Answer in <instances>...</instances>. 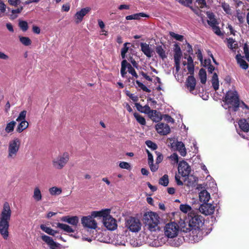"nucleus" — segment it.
I'll use <instances>...</instances> for the list:
<instances>
[{"label":"nucleus","mask_w":249,"mask_h":249,"mask_svg":"<svg viewBox=\"0 0 249 249\" xmlns=\"http://www.w3.org/2000/svg\"><path fill=\"white\" fill-rule=\"evenodd\" d=\"M196 85V80L193 76H189L186 81V86L189 91L193 93Z\"/></svg>","instance_id":"nucleus-22"},{"label":"nucleus","mask_w":249,"mask_h":249,"mask_svg":"<svg viewBox=\"0 0 249 249\" xmlns=\"http://www.w3.org/2000/svg\"><path fill=\"white\" fill-rule=\"evenodd\" d=\"M57 226L60 229L69 233L73 232L74 230L70 226L63 223H58Z\"/></svg>","instance_id":"nucleus-38"},{"label":"nucleus","mask_w":249,"mask_h":249,"mask_svg":"<svg viewBox=\"0 0 249 249\" xmlns=\"http://www.w3.org/2000/svg\"><path fill=\"white\" fill-rule=\"evenodd\" d=\"M114 239L116 240L115 244L117 245H125V236L123 235H117Z\"/></svg>","instance_id":"nucleus-34"},{"label":"nucleus","mask_w":249,"mask_h":249,"mask_svg":"<svg viewBox=\"0 0 249 249\" xmlns=\"http://www.w3.org/2000/svg\"><path fill=\"white\" fill-rule=\"evenodd\" d=\"M92 215V212L90 215L84 216L81 219V223L84 227L89 229H95L97 227V223L94 220V217H97Z\"/></svg>","instance_id":"nucleus-10"},{"label":"nucleus","mask_w":249,"mask_h":249,"mask_svg":"<svg viewBox=\"0 0 249 249\" xmlns=\"http://www.w3.org/2000/svg\"><path fill=\"white\" fill-rule=\"evenodd\" d=\"M19 26L24 32L26 31L28 28V23L25 21H21L19 22Z\"/></svg>","instance_id":"nucleus-53"},{"label":"nucleus","mask_w":249,"mask_h":249,"mask_svg":"<svg viewBox=\"0 0 249 249\" xmlns=\"http://www.w3.org/2000/svg\"><path fill=\"white\" fill-rule=\"evenodd\" d=\"M223 107L228 109L230 114L236 111L239 107L246 109L249 112V107L243 102H240L237 92L235 90H229L223 101Z\"/></svg>","instance_id":"nucleus-1"},{"label":"nucleus","mask_w":249,"mask_h":249,"mask_svg":"<svg viewBox=\"0 0 249 249\" xmlns=\"http://www.w3.org/2000/svg\"><path fill=\"white\" fill-rule=\"evenodd\" d=\"M197 48V52H196V54L197 55L198 59L201 62H202L203 60V56L202 54V52L201 50L198 48V46H195V48Z\"/></svg>","instance_id":"nucleus-56"},{"label":"nucleus","mask_w":249,"mask_h":249,"mask_svg":"<svg viewBox=\"0 0 249 249\" xmlns=\"http://www.w3.org/2000/svg\"><path fill=\"white\" fill-rule=\"evenodd\" d=\"M168 158L170 160L172 164H177L178 162V156L176 153H174L170 156L168 157Z\"/></svg>","instance_id":"nucleus-44"},{"label":"nucleus","mask_w":249,"mask_h":249,"mask_svg":"<svg viewBox=\"0 0 249 249\" xmlns=\"http://www.w3.org/2000/svg\"><path fill=\"white\" fill-rule=\"evenodd\" d=\"M159 184L164 186H167L169 183L168 176L164 175L159 179Z\"/></svg>","instance_id":"nucleus-42"},{"label":"nucleus","mask_w":249,"mask_h":249,"mask_svg":"<svg viewBox=\"0 0 249 249\" xmlns=\"http://www.w3.org/2000/svg\"><path fill=\"white\" fill-rule=\"evenodd\" d=\"M221 6L223 9L224 11L227 14H231V9L229 4L226 3L225 2H223L221 4Z\"/></svg>","instance_id":"nucleus-52"},{"label":"nucleus","mask_w":249,"mask_h":249,"mask_svg":"<svg viewBox=\"0 0 249 249\" xmlns=\"http://www.w3.org/2000/svg\"><path fill=\"white\" fill-rule=\"evenodd\" d=\"M28 126L29 124L27 121H20V123L18 124L16 128V131L18 133H21L25 129L28 128Z\"/></svg>","instance_id":"nucleus-32"},{"label":"nucleus","mask_w":249,"mask_h":249,"mask_svg":"<svg viewBox=\"0 0 249 249\" xmlns=\"http://www.w3.org/2000/svg\"><path fill=\"white\" fill-rule=\"evenodd\" d=\"M141 17L148 18L149 16L143 13H139L127 16L125 17L126 20L139 19Z\"/></svg>","instance_id":"nucleus-29"},{"label":"nucleus","mask_w":249,"mask_h":249,"mask_svg":"<svg viewBox=\"0 0 249 249\" xmlns=\"http://www.w3.org/2000/svg\"><path fill=\"white\" fill-rule=\"evenodd\" d=\"M126 94L134 102H137L138 101V97L134 94L131 93L129 91H126Z\"/></svg>","instance_id":"nucleus-55"},{"label":"nucleus","mask_w":249,"mask_h":249,"mask_svg":"<svg viewBox=\"0 0 249 249\" xmlns=\"http://www.w3.org/2000/svg\"><path fill=\"white\" fill-rule=\"evenodd\" d=\"M244 110L247 118L240 120L238 122V124L242 131L248 132L249 131V112L248 110Z\"/></svg>","instance_id":"nucleus-16"},{"label":"nucleus","mask_w":249,"mask_h":249,"mask_svg":"<svg viewBox=\"0 0 249 249\" xmlns=\"http://www.w3.org/2000/svg\"><path fill=\"white\" fill-rule=\"evenodd\" d=\"M27 112L25 110H23L20 112L18 116L16 119V121L20 122V121H25V118L26 116Z\"/></svg>","instance_id":"nucleus-48"},{"label":"nucleus","mask_w":249,"mask_h":249,"mask_svg":"<svg viewBox=\"0 0 249 249\" xmlns=\"http://www.w3.org/2000/svg\"><path fill=\"white\" fill-rule=\"evenodd\" d=\"M199 198L201 202L206 203L211 198L210 194L206 190H203L199 193Z\"/></svg>","instance_id":"nucleus-24"},{"label":"nucleus","mask_w":249,"mask_h":249,"mask_svg":"<svg viewBox=\"0 0 249 249\" xmlns=\"http://www.w3.org/2000/svg\"><path fill=\"white\" fill-rule=\"evenodd\" d=\"M135 106L137 109L142 113L148 114L151 110L150 107L148 105L142 106L140 103H136Z\"/></svg>","instance_id":"nucleus-27"},{"label":"nucleus","mask_w":249,"mask_h":249,"mask_svg":"<svg viewBox=\"0 0 249 249\" xmlns=\"http://www.w3.org/2000/svg\"><path fill=\"white\" fill-rule=\"evenodd\" d=\"M119 167L122 169L129 170L131 168L130 164L125 161H121L119 163Z\"/></svg>","instance_id":"nucleus-54"},{"label":"nucleus","mask_w":249,"mask_h":249,"mask_svg":"<svg viewBox=\"0 0 249 249\" xmlns=\"http://www.w3.org/2000/svg\"><path fill=\"white\" fill-rule=\"evenodd\" d=\"M187 69L190 73H193L194 71V63H187Z\"/></svg>","instance_id":"nucleus-62"},{"label":"nucleus","mask_w":249,"mask_h":249,"mask_svg":"<svg viewBox=\"0 0 249 249\" xmlns=\"http://www.w3.org/2000/svg\"><path fill=\"white\" fill-rule=\"evenodd\" d=\"M16 124V122L15 121L8 122L6 124L4 129L0 131V135L2 137H5L7 134H12L14 131Z\"/></svg>","instance_id":"nucleus-14"},{"label":"nucleus","mask_w":249,"mask_h":249,"mask_svg":"<svg viewBox=\"0 0 249 249\" xmlns=\"http://www.w3.org/2000/svg\"><path fill=\"white\" fill-rule=\"evenodd\" d=\"M145 144L149 148H150L153 150H155L157 149L158 148L157 145L155 143L153 142L150 140L146 141L145 142Z\"/></svg>","instance_id":"nucleus-51"},{"label":"nucleus","mask_w":249,"mask_h":249,"mask_svg":"<svg viewBox=\"0 0 249 249\" xmlns=\"http://www.w3.org/2000/svg\"><path fill=\"white\" fill-rule=\"evenodd\" d=\"M134 116L135 117V119L138 122H139L142 125H145L146 124L145 120V119L141 115L137 113H134Z\"/></svg>","instance_id":"nucleus-43"},{"label":"nucleus","mask_w":249,"mask_h":249,"mask_svg":"<svg viewBox=\"0 0 249 249\" xmlns=\"http://www.w3.org/2000/svg\"><path fill=\"white\" fill-rule=\"evenodd\" d=\"M212 83L213 88L215 90H216L219 88V81L217 74L214 73L212 79Z\"/></svg>","instance_id":"nucleus-36"},{"label":"nucleus","mask_w":249,"mask_h":249,"mask_svg":"<svg viewBox=\"0 0 249 249\" xmlns=\"http://www.w3.org/2000/svg\"><path fill=\"white\" fill-rule=\"evenodd\" d=\"M110 210L106 209L100 211L92 212V215L103 217L104 225L109 230L113 231L117 228L116 220L110 215Z\"/></svg>","instance_id":"nucleus-5"},{"label":"nucleus","mask_w":249,"mask_h":249,"mask_svg":"<svg viewBox=\"0 0 249 249\" xmlns=\"http://www.w3.org/2000/svg\"><path fill=\"white\" fill-rule=\"evenodd\" d=\"M146 153L148 155V164L150 163H152L154 162L153 160V157L152 154L150 152V151L146 149Z\"/></svg>","instance_id":"nucleus-63"},{"label":"nucleus","mask_w":249,"mask_h":249,"mask_svg":"<svg viewBox=\"0 0 249 249\" xmlns=\"http://www.w3.org/2000/svg\"><path fill=\"white\" fill-rule=\"evenodd\" d=\"M199 76L201 83L205 84L207 81V75L205 70L201 69L199 70Z\"/></svg>","instance_id":"nucleus-40"},{"label":"nucleus","mask_w":249,"mask_h":249,"mask_svg":"<svg viewBox=\"0 0 249 249\" xmlns=\"http://www.w3.org/2000/svg\"><path fill=\"white\" fill-rule=\"evenodd\" d=\"M129 44V43L127 42L125 43L121 50V56L123 59H124L125 58V54L128 52L129 49V47H127V45Z\"/></svg>","instance_id":"nucleus-47"},{"label":"nucleus","mask_w":249,"mask_h":249,"mask_svg":"<svg viewBox=\"0 0 249 249\" xmlns=\"http://www.w3.org/2000/svg\"><path fill=\"white\" fill-rule=\"evenodd\" d=\"M215 207L210 203H203L199 207V211L203 214L208 215L213 213Z\"/></svg>","instance_id":"nucleus-15"},{"label":"nucleus","mask_w":249,"mask_h":249,"mask_svg":"<svg viewBox=\"0 0 249 249\" xmlns=\"http://www.w3.org/2000/svg\"><path fill=\"white\" fill-rule=\"evenodd\" d=\"M228 46L230 49L233 50L237 47V44L235 43V41L233 39L229 38L228 39Z\"/></svg>","instance_id":"nucleus-45"},{"label":"nucleus","mask_w":249,"mask_h":249,"mask_svg":"<svg viewBox=\"0 0 249 249\" xmlns=\"http://www.w3.org/2000/svg\"><path fill=\"white\" fill-rule=\"evenodd\" d=\"M235 58L237 63L242 69L247 70L248 68L249 65L248 63L243 59V57L240 54H237L236 55Z\"/></svg>","instance_id":"nucleus-25"},{"label":"nucleus","mask_w":249,"mask_h":249,"mask_svg":"<svg viewBox=\"0 0 249 249\" xmlns=\"http://www.w3.org/2000/svg\"><path fill=\"white\" fill-rule=\"evenodd\" d=\"M136 83L137 86L140 88L143 91H145L146 92H150L151 90L147 88L144 85H143L142 83L140 82L139 81L137 80Z\"/></svg>","instance_id":"nucleus-50"},{"label":"nucleus","mask_w":249,"mask_h":249,"mask_svg":"<svg viewBox=\"0 0 249 249\" xmlns=\"http://www.w3.org/2000/svg\"><path fill=\"white\" fill-rule=\"evenodd\" d=\"M12 215V210L8 202L4 203L0 213V234L4 239L9 236L8 229Z\"/></svg>","instance_id":"nucleus-3"},{"label":"nucleus","mask_w":249,"mask_h":249,"mask_svg":"<svg viewBox=\"0 0 249 249\" xmlns=\"http://www.w3.org/2000/svg\"><path fill=\"white\" fill-rule=\"evenodd\" d=\"M49 193L52 196H58L62 193V190L61 188L52 187L49 189Z\"/></svg>","instance_id":"nucleus-35"},{"label":"nucleus","mask_w":249,"mask_h":249,"mask_svg":"<svg viewBox=\"0 0 249 249\" xmlns=\"http://www.w3.org/2000/svg\"><path fill=\"white\" fill-rule=\"evenodd\" d=\"M6 11V5L2 0H0V12L2 14Z\"/></svg>","instance_id":"nucleus-60"},{"label":"nucleus","mask_w":249,"mask_h":249,"mask_svg":"<svg viewBox=\"0 0 249 249\" xmlns=\"http://www.w3.org/2000/svg\"><path fill=\"white\" fill-rule=\"evenodd\" d=\"M182 56V53L180 47L176 45L175 49V54L174 55V60H180Z\"/></svg>","instance_id":"nucleus-39"},{"label":"nucleus","mask_w":249,"mask_h":249,"mask_svg":"<svg viewBox=\"0 0 249 249\" xmlns=\"http://www.w3.org/2000/svg\"><path fill=\"white\" fill-rule=\"evenodd\" d=\"M41 238L42 240L48 245L51 249H60V244L54 241L52 237L43 234L41 236Z\"/></svg>","instance_id":"nucleus-17"},{"label":"nucleus","mask_w":249,"mask_h":249,"mask_svg":"<svg viewBox=\"0 0 249 249\" xmlns=\"http://www.w3.org/2000/svg\"><path fill=\"white\" fill-rule=\"evenodd\" d=\"M189 226L194 228H199L203 223V217L198 213H191L189 216Z\"/></svg>","instance_id":"nucleus-9"},{"label":"nucleus","mask_w":249,"mask_h":249,"mask_svg":"<svg viewBox=\"0 0 249 249\" xmlns=\"http://www.w3.org/2000/svg\"><path fill=\"white\" fill-rule=\"evenodd\" d=\"M179 209L184 213H187L191 211V207L187 204H181Z\"/></svg>","instance_id":"nucleus-46"},{"label":"nucleus","mask_w":249,"mask_h":249,"mask_svg":"<svg viewBox=\"0 0 249 249\" xmlns=\"http://www.w3.org/2000/svg\"><path fill=\"white\" fill-rule=\"evenodd\" d=\"M150 118L154 122H159L161 120L160 114L156 110H150L149 113L148 114Z\"/></svg>","instance_id":"nucleus-26"},{"label":"nucleus","mask_w":249,"mask_h":249,"mask_svg":"<svg viewBox=\"0 0 249 249\" xmlns=\"http://www.w3.org/2000/svg\"><path fill=\"white\" fill-rule=\"evenodd\" d=\"M164 120L168 123H174V120L168 115H164L163 116Z\"/></svg>","instance_id":"nucleus-61"},{"label":"nucleus","mask_w":249,"mask_h":249,"mask_svg":"<svg viewBox=\"0 0 249 249\" xmlns=\"http://www.w3.org/2000/svg\"><path fill=\"white\" fill-rule=\"evenodd\" d=\"M90 10V8L86 7L82 8L79 11L77 12L75 15V18H76L75 22L76 23H80L82 20L83 17L87 14Z\"/></svg>","instance_id":"nucleus-21"},{"label":"nucleus","mask_w":249,"mask_h":249,"mask_svg":"<svg viewBox=\"0 0 249 249\" xmlns=\"http://www.w3.org/2000/svg\"><path fill=\"white\" fill-rule=\"evenodd\" d=\"M40 229L47 234L51 235H54L55 234L57 233L56 231L53 230L50 227H47L44 224L40 225Z\"/></svg>","instance_id":"nucleus-37"},{"label":"nucleus","mask_w":249,"mask_h":249,"mask_svg":"<svg viewBox=\"0 0 249 249\" xmlns=\"http://www.w3.org/2000/svg\"><path fill=\"white\" fill-rule=\"evenodd\" d=\"M19 41L24 46H29L31 44L32 41L28 37L19 36Z\"/></svg>","instance_id":"nucleus-41"},{"label":"nucleus","mask_w":249,"mask_h":249,"mask_svg":"<svg viewBox=\"0 0 249 249\" xmlns=\"http://www.w3.org/2000/svg\"><path fill=\"white\" fill-rule=\"evenodd\" d=\"M127 69L129 73L131 74L133 76L138 78V76L132 68V66L125 59L123 60L121 63V74L123 77H124L126 74V69Z\"/></svg>","instance_id":"nucleus-11"},{"label":"nucleus","mask_w":249,"mask_h":249,"mask_svg":"<svg viewBox=\"0 0 249 249\" xmlns=\"http://www.w3.org/2000/svg\"><path fill=\"white\" fill-rule=\"evenodd\" d=\"M155 128L157 132L161 135H166L170 132V128L166 124L159 123L156 124Z\"/></svg>","instance_id":"nucleus-18"},{"label":"nucleus","mask_w":249,"mask_h":249,"mask_svg":"<svg viewBox=\"0 0 249 249\" xmlns=\"http://www.w3.org/2000/svg\"><path fill=\"white\" fill-rule=\"evenodd\" d=\"M148 164L149 165L150 170L152 172L156 171L159 168L158 163H157V162L155 164H154L153 162L150 163Z\"/></svg>","instance_id":"nucleus-57"},{"label":"nucleus","mask_w":249,"mask_h":249,"mask_svg":"<svg viewBox=\"0 0 249 249\" xmlns=\"http://www.w3.org/2000/svg\"><path fill=\"white\" fill-rule=\"evenodd\" d=\"M193 0H191V4L193 2ZM195 5L197 7L196 8H193L192 6H190V8L198 16H199L201 20L203 22H204V19L203 15L201 13V11L199 10L198 8H203L206 7V2L205 0H196L195 2Z\"/></svg>","instance_id":"nucleus-12"},{"label":"nucleus","mask_w":249,"mask_h":249,"mask_svg":"<svg viewBox=\"0 0 249 249\" xmlns=\"http://www.w3.org/2000/svg\"><path fill=\"white\" fill-rule=\"evenodd\" d=\"M239 10H237V18L240 23H243L244 21V16L241 14L239 12Z\"/></svg>","instance_id":"nucleus-58"},{"label":"nucleus","mask_w":249,"mask_h":249,"mask_svg":"<svg viewBox=\"0 0 249 249\" xmlns=\"http://www.w3.org/2000/svg\"><path fill=\"white\" fill-rule=\"evenodd\" d=\"M125 227L133 232L139 231L142 227L140 220L133 217L128 218L125 221Z\"/></svg>","instance_id":"nucleus-8"},{"label":"nucleus","mask_w":249,"mask_h":249,"mask_svg":"<svg viewBox=\"0 0 249 249\" xmlns=\"http://www.w3.org/2000/svg\"><path fill=\"white\" fill-rule=\"evenodd\" d=\"M145 227L151 232L160 230V217L159 215L153 212H148L144 215Z\"/></svg>","instance_id":"nucleus-4"},{"label":"nucleus","mask_w":249,"mask_h":249,"mask_svg":"<svg viewBox=\"0 0 249 249\" xmlns=\"http://www.w3.org/2000/svg\"><path fill=\"white\" fill-rule=\"evenodd\" d=\"M178 171L183 177L188 176L191 172V168L185 161H180L178 164Z\"/></svg>","instance_id":"nucleus-13"},{"label":"nucleus","mask_w":249,"mask_h":249,"mask_svg":"<svg viewBox=\"0 0 249 249\" xmlns=\"http://www.w3.org/2000/svg\"><path fill=\"white\" fill-rule=\"evenodd\" d=\"M207 15L209 18V19L207 20L208 24L212 27V28L217 25V22L214 18V15L210 12H207Z\"/></svg>","instance_id":"nucleus-33"},{"label":"nucleus","mask_w":249,"mask_h":249,"mask_svg":"<svg viewBox=\"0 0 249 249\" xmlns=\"http://www.w3.org/2000/svg\"><path fill=\"white\" fill-rule=\"evenodd\" d=\"M69 159L70 154L67 152H64L53 160V166L56 169H62L66 165Z\"/></svg>","instance_id":"nucleus-6"},{"label":"nucleus","mask_w":249,"mask_h":249,"mask_svg":"<svg viewBox=\"0 0 249 249\" xmlns=\"http://www.w3.org/2000/svg\"><path fill=\"white\" fill-rule=\"evenodd\" d=\"M20 145V142L18 138H14L10 141L8 146V158L13 159L16 157Z\"/></svg>","instance_id":"nucleus-7"},{"label":"nucleus","mask_w":249,"mask_h":249,"mask_svg":"<svg viewBox=\"0 0 249 249\" xmlns=\"http://www.w3.org/2000/svg\"><path fill=\"white\" fill-rule=\"evenodd\" d=\"M172 148L178 151L182 156H185L186 150L184 143L181 142H173L171 144Z\"/></svg>","instance_id":"nucleus-19"},{"label":"nucleus","mask_w":249,"mask_h":249,"mask_svg":"<svg viewBox=\"0 0 249 249\" xmlns=\"http://www.w3.org/2000/svg\"><path fill=\"white\" fill-rule=\"evenodd\" d=\"M33 197L34 200L37 202L40 201L42 200V194L38 187H36L34 188Z\"/></svg>","instance_id":"nucleus-28"},{"label":"nucleus","mask_w":249,"mask_h":249,"mask_svg":"<svg viewBox=\"0 0 249 249\" xmlns=\"http://www.w3.org/2000/svg\"><path fill=\"white\" fill-rule=\"evenodd\" d=\"M187 178L185 179L186 185L189 187H192L195 185L197 178L194 176L191 175L187 176Z\"/></svg>","instance_id":"nucleus-31"},{"label":"nucleus","mask_w":249,"mask_h":249,"mask_svg":"<svg viewBox=\"0 0 249 249\" xmlns=\"http://www.w3.org/2000/svg\"><path fill=\"white\" fill-rule=\"evenodd\" d=\"M244 51L246 59L249 62V51L248 47L245 45L244 47Z\"/></svg>","instance_id":"nucleus-64"},{"label":"nucleus","mask_w":249,"mask_h":249,"mask_svg":"<svg viewBox=\"0 0 249 249\" xmlns=\"http://www.w3.org/2000/svg\"><path fill=\"white\" fill-rule=\"evenodd\" d=\"M140 47L141 51L146 57L150 58L153 56L154 51L149 44L145 42H142L140 43Z\"/></svg>","instance_id":"nucleus-20"},{"label":"nucleus","mask_w":249,"mask_h":249,"mask_svg":"<svg viewBox=\"0 0 249 249\" xmlns=\"http://www.w3.org/2000/svg\"><path fill=\"white\" fill-rule=\"evenodd\" d=\"M165 237L160 239L161 244H164L166 241V237L169 239L167 240L168 244L173 247L179 246L182 241L181 238H176L179 231L178 225L175 222H170L165 225L164 228Z\"/></svg>","instance_id":"nucleus-2"},{"label":"nucleus","mask_w":249,"mask_h":249,"mask_svg":"<svg viewBox=\"0 0 249 249\" xmlns=\"http://www.w3.org/2000/svg\"><path fill=\"white\" fill-rule=\"evenodd\" d=\"M62 221L64 222L68 223L69 224L74 226H76L78 221L79 219L78 217L76 216H64L62 218Z\"/></svg>","instance_id":"nucleus-23"},{"label":"nucleus","mask_w":249,"mask_h":249,"mask_svg":"<svg viewBox=\"0 0 249 249\" xmlns=\"http://www.w3.org/2000/svg\"><path fill=\"white\" fill-rule=\"evenodd\" d=\"M169 35L177 40L182 41L184 37L183 36L176 34L174 32H170Z\"/></svg>","instance_id":"nucleus-49"},{"label":"nucleus","mask_w":249,"mask_h":249,"mask_svg":"<svg viewBox=\"0 0 249 249\" xmlns=\"http://www.w3.org/2000/svg\"><path fill=\"white\" fill-rule=\"evenodd\" d=\"M156 51L161 59H164L167 57L166 51L162 46H157L156 47Z\"/></svg>","instance_id":"nucleus-30"},{"label":"nucleus","mask_w":249,"mask_h":249,"mask_svg":"<svg viewBox=\"0 0 249 249\" xmlns=\"http://www.w3.org/2000/svg\"><path fill=\"white\" fill-rule=\"evenodd\" d=\"M156 154L157 155V158L156 159V162L159 164V163L161 162V161L162 160L163 156H162V154L159 152L156 151Z\"/></svg>","instance_id":"nucleus-59"}]
</instances>
